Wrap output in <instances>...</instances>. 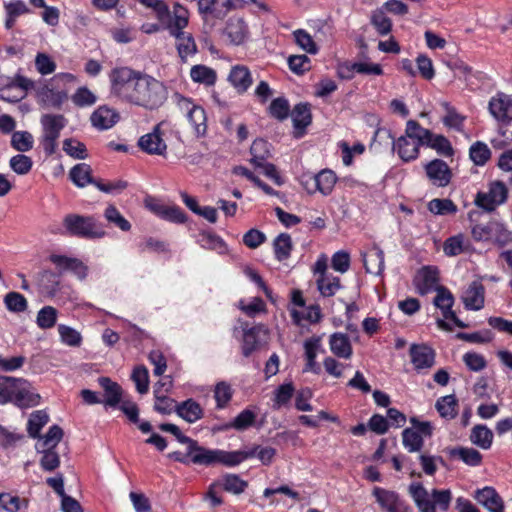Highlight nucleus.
I'll use <instances>...</instances> for the list:
<instances>
[{
	"instance_id": "393cba45",
	"label": "nucleus",
	"mask_w": 512,
	"mask_h": 512,
	"mask_svg": "<svg viewBox=\"0 0 512 512\" xmlns=\"http://www.w3.org/2000/svg\"><path fill=\"white\" fill-rule=\"evenodd\" d=\"M381 75L382 67L379 64L369 62L346 63L339 68V75L343 78H351L353 73Z\"/></svg>"
},
{
	"instance_id": "39448f33",
	"label": "nucleus",
	"mask_w": 512,
	"mask_h": 512,
	"mask_svg": "<svg viewBox=\"0 0 512 512\" xmlns=\"http://www.w3.org/2000/svg\"><path fill=\"white\" fill-rule=\"evenodd\" d=\"M406 133L416 136L422 145L435 150L441 156L451 157L454 154V149L445 136L434 134L430 130L421 127L419 123L414 120L407 122Z\"/></svg>"
},
{
	"instance_id": "f8f14e48",
	"label": "nucleus",
	"mask_w": 512,
	"mask_h": 512,
	"mask_svg": "<svg viewBox=\"0 0 512 512\" xmlns=\"http://www.w3.org/2000/svg\"><path fill=\"white\" fill-rule=\"evenodd\" d=\"M268 338V329L261 324L251 328H243L242 353L249 357L254 351L258 350Z\"/></svg>"
},
{
	"instance_id": "cd10ccee",
	"label": "nucleus",
	"mask_w": 512,
	"mask_h": 512,
	"mask_svg": "<svg viewBox=\"0 0 512 512\" xmlns=\"http://www.w3.org/2000/svg\"><path fill=\"white\" fill-rule=\"evenodd\" d=\"M172 37L176 40V49L182 61L197 53V45L191 33L182 31Z\"/></svg>"
},
{
	"instance_id": "473e14b6",
	"label": "nucleus",
	"mask_w": 512,
	"mask_h": 512,
	"mask_svg": "<svg viewBox=\"0 0 512 512\" xmlns=\"http://www.w3.org/2000/svg\"><path fill=\"white\" fill-rule=\"evenodd\" d=\"M99 384L105 391L104 403L110 407H116L121 403L122 389L108 377L99 378Z\"/></svg>"
},
{
	"instance_id": "a211bd4d",
	"label": "nucleus",
	"mask_w": 512,
	"mask_h": 512,
	"mask_svg": "<svg viewBox=\"0 0 512 512\" xmlns=\"http://www.w3.org/2000/svg\"><path fill=\"white\" fill-rule=\"evenodd\" d=\"M12 402L20 408L34 407L39 404L40 395L32 389L27 380L19 378Z\"/></svg>"
},
{
	"instance_id": "bf43d9fd",
	"label": "nucleus",
	"mask_w": 512,
	"mask_h": 512,
	"mask_svg": "<svg viewBox=\"0 0 512 512\" xmlns=\"http://www.w3.org/2000/svg\"><path fill=\"white\" fill-rule=\"evenodd\" d=\"M57 310L52 306H45L39 310L36 323L41 329L54 327L57 321Z\"/></svg>"
},
{
	"instance_id": "b1692460",
	"label": "nucleus",
	"mask_w": 512,
	"mask_h": 512,
	"mask_svg": "<svg viewBox=\"0 0 512 512\" xmlns=\"http://www.w3.org/2000/svg\"><path fill=\"white\" fill-rule=\"evenodd\" d=\"M484 286L478 282H472L464 292L462 299L469 310H480L484 306Z\"/></svg>"
},
{
	"instance_id": "6e6d98bb",
	"label": "nucleus",
	"mask_w": 512,
	"mask_h": 512,
	"mask_svg": "<svg viewBox=\"0 0 512 512\" xmlns=\"http://www.w3.org/2000/svg\"><path fill=\"white\" fill-rule=\"evenodd\" d=\"M456 407L457 400L454 395H447L441 397L436 402V409L439 412V414L444 418H454L457 414Z\"/></svg>"
},
{
	"instance_id": "a878e982",
	"label": "nucleus",
	"mask_w": 512,
	"mask_h": 512,
	"mask_svg": "<svg viewBox=\"0 0 512 512\" xmlns=\"http://www.w3.org/2000/svg\"><path fill=\"white\" fill-rule=\"evenodd\" d=\"M322 344H321V337L320 336H313L304 342V350H305V357H306V365L304 368V371H310L315 374L320 373V367L316 363V357L317 353L321 351Z\"/></svg>"
},
{
	"instance_id": "f704fd0d",
	"label": "nucleus",
	"mask_w": 512,
	"mask_h": 512,
	"mask_svg": "<svg viewBox=\"0 0 512 512\" xmlns=\"http://www.w3.org/2000/svg\"><path fill=\"white\" fill-rule=\"evenodd\" d=\"M70 179L78 187H85L88 184L95 185L96 180L92 177V169L86 163L75 165L69 173Z\"/></svg>"
},
{
	"instance_id": "603ef678",
	"label": "nucleus",
	"mask_w": 512,
	"mask_h": 512,
	"mask_svg": "<svg viewBox=\"0 0 512 512\" xmlns=\"http://www.w3.org/2000/svg\"><path fill=\"white\" fill-rule=\"evenodd\" d=\"M198 243L204 249L215 250L222 254L226 251L224 241L213 233L203 232L199 234Z\"/></svg>"
},
{
	"instance_id": "bb28decb",
	"label": "nucleus",
	"mask_w": 512,
	"mask_h": 512,
	"mask_svg": "<svg viewBox=\"0 0 512 512\" xmlns=\"http://www.w3.org/2000/svg\"><path fill=\"white\" fill-rule=\"evenodd\" d=\"M367 273L380 275L384 270V252L377 246L362 254Z\"/></svg>"
},
{
	"instance_id": "c85d7f7f",
	"label": "nucleus",
	"mask_w": 512,
	"mask_h": 512,
	"mask_svg": "<svg viewBox=\"0 0 512 512\" xmlns=\"http://www.w3.org/2000/svg\"><path fill=\"white\" fill-rule=\"evenodd\" d=\"M228 79L234 88H236L240 93L247 91L252 84L250 71L243 65H236L232 67Z\"/></svg>"
},
{
	"instance_id": "052dcab7",
	"label": "nucleus",
	"mask_w": 512,
	"mask_h": 512,
	"mask_svg": "<svg viewBox=\"0 0 512 512\" xmlns=\"http://www.w3.org/2000/svg\"><path fill=\"white\" fill-rule=\"evenodd\" d=\"M470 158L474 164L482 166L491 157V151L489 147L483 142L474 143L469 150Z\"/></svg>"
},
{
	"instance_id": "e2e57ef3",
	"label": "nucleus",
	"mask_w": 512,
	"mask_h": 512,
	"mask_svg": "<svg viewBox=\"0 0 512 512\" xmlns=\"http://www.w3.org/2000/svg\"><path fill=\"white\" fill-rule=\"evenodd\" d=\"M293 36L295 42L302 50L310 54H316L318 52L316 43L307 31L303 29H297L293 32Z\"/></svg>"
},
{
	"instance_id": "e433bc0d",
	"label": "nucleus",
	"mask_w": 512,
	"mask_h": 512,
	"mask_svg": "<svg viewBox=\"0 0 512 512\" xmlns=\"http://www.w3.org/2000/svg\"><path fill=\"white\" fill-rule=\"evenodd\" d=\"M50 261L55 264L61 271L72 270L79 274L81 277L86 275L85 266L77 259L53 254L50 256Z\"/></svg>"
},
{
	"instance_id": "ddd939ff",
	"label": "nucleus",
	"mask_w": 512,
	"mask_h": 512,
	"mask_svg": "<svg viewBox=\"0 0 512 512\" xmlns=\"http://www.w3.org/2000/svg\"><path fill=\"white\" fill-rule=\"evenodd\" d=\"M161 124H157L153 131L141 136L138 140L139 148L150 155L164 156L167 145L162 138Z\"/></svg>"
},
{
	"instance_id": "a19ab883",
	"label": "nucleus",
	"mask_w": 512,
	"mask_h": 512,
	"mask_svg": "<svg viewBox=\"0 0 512 512\" xmlns=\"http://www.w3.org/2000/svg\"><path fill=\"white\" fill-rule=\"evenodd\" d=\"M273 246L277 260L284 261L288 259L293 247L291 236L287 233H281L275 238Z\"/></svg>"
},
{
	"instance_id": "c03bdc74",
	"label": "nucleus",
	"mask_w": 512,
	"mask_h": 512,
	"mask_svg": "<svg viewBox=\"0 0 512 512\" xmlns=\"http://www.w3.org/2000/svg\"><path fill=\"white\" fill-rule=\"evenodd\" d=\"M49 415L43 410L34 411L28 420L27 430L32 438H39L40 430L48 423Z\"/></svg>"
},
{
	"instance_id": "0e129e2a",
	"label": "nucleus",
	"mask_w": 512,
	"mask_h": 512,
	"mask_svg": "<svg viewBox=\"0 0 512 512\" xmlns=\"http://www.w3.org/2000/svg\"><path fill=\"white\" fill-rule=\"evenodd\" d=\"M371 23L381 35H387L392 28L391 20L386 16L383 9H377L372 12Z\"/></svg>"
},
{
	"instance_id": "49530a36",
	"label": "nucleus",
	"mask_w": 512,
	"mask_h": 512,
	"mask_svg": "<svg viewBox=\"0 0 512 512\" xmlns=\"http://www.w3.org/2000/svg\"><path fill=\"white\" fill-rule=\"evenodd\" d=\"M317 287L322 296L331 297L341 288L340 279L332 275L319 276Z\"/></svg>"
},
{
	"instance_id": "ea45409f",
	"label": "nucleus",
	"mask_w": 512,
	"mask_h": 512,
	"mask_svg": "<svg viewBox=\"0 0 512 512\" xmlns=\"http://www.w3.org/2000/svg\"><path fill=\"white\" fill-rule=\"evenodd\" d=\"M291 117L296 129L306 128L312 120L310 106L307 103L297 104L291 112Z\"/></svg>"
},
{
	"instance_id": "680f3d73",
	"label": "nucleus",
	"mask_w": 512,
	"mask_h": 512,
	"mask_svg": "<svg viewBox=\"0 0 512 512\" xmlns=\"http://www.w3.org/2000/svg\"><path fill=\"white\" fill-rule=\"evenodd\" d=\"M104 217L109 222L114 224L122 231H129L131 229V224L128 220H126L120 211L114 206L109 205L104 211Z\"/></svg>"
},
{
	"instance_id": "aec40b11",
	"label": "nucleus",
	"mask_w": 512,
	"mask_h": 512,
	"mask_svg": "<svg viewBox=\"0 0 512 512\" xmlns=\"http://www.w3.org/2000/svg\"><path fill=\"white\" fill-rule=\"evenodd\" d=\"M474 498L489 512H504V502L493 487L486 486L476 490Z\"/></svg>"
},
{
	"instance_id": "7c9ffc66",
	"label": "nucleus",
	"mask_w": 512,
	"mask_h": 512,
	"mask_svg": "<svg viewBox=\"0 0 512 512\" xmlns=\"http://www.w3.org/2000/svg\"><path fill=\"white\" fill-rule=\"evenodd\" d=\"M247 25L243 19L235 18L227 22L225 35L229 38L230 43L240 45L247 37Z\"/></svg>"
},
{
	"instance_id": "69168bd1",
	"label": "nucleus",
	"mask_w": 512,
	"mask_h": 512,
	"mask_svg": "<svg viewBox=\"0 0 512 512\" xmlns=\"http://www.w3.org/2000/svg\"><path fill=\"white\" fill-rule=\"evenodd\" d=\"M58 332L61 338V341L71 347H79L82 342V336L81 334L71 328L70 326L60 324L58 326Z\"/></svg>"
},
{
	"instance_id": "79ce46f5",
	"label": "nucleus",
	"mask_w": 512,
	"mask_h": 512,
	"mask_svg": "<svg viewBox=\"0 0 512 512\" xmlns=\"http://www.w3.org/2000/svg\"><path fill=\"white\" fill-rule=\"evenodd\" d=\"M219 485L227 492L241 494L248 486L247 481L241 479L237 474H226L219 481Z\"/></svg>"
},
{
	"instance_id": "6e6552de",
	"label": "nucleus",
	"mask_w": 512,
	"mask_h": 512,
	"mask_svg": "<svg viewBox=\"0 0 512 512\" xmlns=\"http://www.w3.org/2000/svg\"><path fill=\"white\" fill-rule=\"evenodd\" d=\"M163 29L171 36L184 31L189 23V11L176 3L171 11L168 6H162L157 17Z\"/></svg>"
},
{
	"instance_id": "2f4dec72",
	"label": "nucleus",
	"mask_w": 512,
	"mask_h": 512,
	"mask_svg": "<svg viewBox=\"0 0 512 512\" xmlns=\"http://www.w3.org/2000/svg\"><path fill=\"white\" fill-rule=\"evenodd\" d=\"M176 413L189 423H194L203 416L201 406L193 399H188L176 405Z\"/></svg>"
},
{
	"instance_id": "4468645a",
	"label": "nucleus",
	"mask_w": 512,
	"mask_h": 512,
	"mask_svg": "<svg viewBox=\"0 0 512 512\" xmlns=\"http://www.w3.org/2000/svg\"><path fill=\"white\" fill-rule=\"evenodd\" d=\"M337 182V177L332 170L324 169L305 182V188L309 193L315 191L327 196L331 194Z\"/></svg>"
},
{
	"instance_id": "09e8293b",
	"label": "nucleus",
	"mask_w": 512,
	"mask_h": 512,
	"mask_svg": "<svg viewBox=\"0 0 512 512\" xmlns=\"http://www.w3.org/2000/svg\"><path fill=\"white\" fill-rule=\"evenodd\" d=\"M468 247V241L463 234L451 236L444 242L443 250L448 256H457Z\"/></svg>"
},
{
	"instance_id": "c9c22d12",
	"label": "nucleus",
	"mask_w": 512,
	"mask_h": 512,
	"mask_svg": "<svg viewBox=\"0 0 512 512\" xmlns=\"http://www.w3.org/2000/svg\"><path fill=\"white\" fill-rule=\"evenodd\" d=\"M470 441L481 449L487 450L492 445L493 432L485 425H475L471 430Z\"/></svg>"
},
{
	"instance_id": "774afa93",
	"label": "nucleus",
	"mask_w": 512,
	"mask_h": 512,
	"mask_svg": "<svg viewBox=\"0 0 512 512\" xmlns=\"http://www.w3.org/2000/svg\"><path fill=\"white\" fill-rule=\"evenodd\" d=\"M132 380L136 385V389L140 394H145L149 389V374L145 366H137L134 368Z\"/></svg>"
},
{
	"instance_id": "5fc2aeb1",
	"label": "nucleus",
	"mask_w": 512,
	"mask_h": 512,
	"mask_svg": "<svg viewBox=\"0 0 512 512\" xmlns=\"http://www.w3.org/2000/svg\"><path fill=\"white\" fill-rule=\"evenodd\" d=\"M63 150L74 159H85L88 156L85 144L75 138L64 139Z\"/></svg>"
},
{
	"instance_id": "58836bf2",
	"label": "nucleus",
	"mask_w": 512,
	"mask_h": 512,
	"mask_svg": "<svg viewBox=\"0 0 512 512\" xmlns=\"http://www.w3.org/2000/svg\"><path fill=\"white\" fill-rule=\"evenodd\" d=\"M38 285L41 291L48 295H54L59 287V274L44 270L38 276Z\"/></svg>"
},
{
	"instance_id": "f03ea898",
	"label": "nucleus",
	"mask_w": 512,
	"mask_h": 512,
	"mask_svg": "<svg viewBox=\"0 0 512 512\" xmlns=\"http://www.w3.org/2000/svg\"><path fill=\"white\" fill-rule=\"evenodd\" d=\"M198 451L199 453L192 457V463L194 464L206 466L222 464L227 467H234L246 459L254 457L257 449L225 451L201 447Z\"/></svg>"
},
{
	"instance_id": "5701e85b",
	"label": "nucleus",
	"mask_w": 512,
	"mask_h": 512,
	"mask_svg": "<svg viewBox=\"0 0 512 512\" xmlns=\"http://www.w3.org/2000/svg\"><path fill=\"white\" fill-rule=\"evenodd\" d=\"M119 120V114L112 108L100 106L91 115V122L99 130H107L113 127Z\"/></svg>"
},
{
	"instance_id": "f3484780",
	"label": "nucleus",
	"mask_w": 512,
	"mask_h": 512,
	"mask_svg": "<svg viewBox=\"0 0 512 512\" xmlns=\"http://www.w3.org/2000/svg\"><path fill=\"white\" fill-rule=\"evenodd\" d=\"M409 353L411 362L418 371L430 369L435 364V351L425 344H412Z\"/></svg>"
},
{
	"instance_id": "412c9836",
	"label": "nucleus",
	"mask_w": 512,
	"mask_h": 512,
	"mask_svg": "<svg viewBox=\"0 0 512 512\" xmlns=\"http://www.w3.org/2000/svg\"><path fill=\"white\" fill-rule=\"evenodd\" d=\"M408 492L420 512H437L435 504L431 501V493L427 491L422 483H411Z\"/></svg>"
},
{
	"instance_id": "20e7f679",
	"label": "nucleus",
	"mask_w": 512,
	"mask_h": 512,
	"mask_svg": "<svg viewBox=\"0 0 512 512\" xmlns=\"http://www.w3.org/2000/svg\"><path fill=\"white\" fill-rule=\"evenodd\" d=\"M488 111L500 124L503 137L512 141V96L497 92L488 101Z\"/></svg>"
},
{
	"instance_id": "2eb2a0df",
	"label": "nucleus",
	"mask_w": 512,
	"mask_h": 512,
	"mask_svg": "<svg viewBox=\"0 0 512 512\" xmlns=\"http://www.w3.org/2000/svg\"><path fill=\"white\" fill-rule=\"evenodd\" d=\"M436 292L437 294L433 303L442 311L444 318L453 321L459 328H466L467 325L456 316L455 312L451 310L454 304V297L452 293L443 286L438 288Z\"/></svg>"
},
{
	"instance_id": "72a5a7b5",
	"label": "nucleus",
	"mask_w": 512,
	"mask_h": 512,
	"mask_svg": "<svg viewBox=\"0 0 512 512\" xmlns=\"http://www.w3.org/2000/svg\"><path fill=\"white\" fill-rule=\"evenodd\" d=\"M159 428L164 432L173 434L180 443L187 444V455L191 456V458L195 457V455L199 453L198 449H201L202 446H199L197 441L182 434L179 427L175 424L163 423Z\"/></svg>"
},
{
	"instance_id": "8fccbe9b",
	"label": "nucleus",
	"mask_w": 512,
	"mask_h": 512,
	"mask_svg": "<svg viewBox=\"0 0 512 512\" xmlns=\"http://www.w3.org/2000/svg\"><path fill=\"white\" fill-rule=\"evenodd\" d=\"M451 455L461 459L465 464L469 466H479L482 462L481 453L474 448L460 447L454 449L451 452Z\"/></svg>"
},
{
	"instance_id": "1a4fd4ad",
	"label": "nucleus",
	"mask_w": 512,
	"mask_h": 512,
	"mask_svg": "<svg viewBox=\"0 0 512 512\" xmlns=\"http://www.w3.org/2000/svg\"><path fill=\"white\" fill-rule=\"evenodd\" d=\"M508 189L501 181L491 182L487 191H480L476 194L474 203L485 211H494L498 206L506 202Z\"/></svg>"
},
{
	"instance_id": "a18cd8bd",
	"label": "nucleus",
	"mask_w": 512,
	"mask_h": 512,
	"mask_svg": "<svg viewBox=\"0 0 512 512\" xmlns=\"http://www.w3.org/2000/svg\"><path fill=\"white\" fill-rule=\"evenodd\" d=\"M19 378L0 376V405L12 402Z\"/></svg>"
},
{
	"instance_id": "864d4df0",
	"label": "nucleus",
	"mask_w": 512,
	"mask_h": 512,
	"mask_svg": "<svg viewBox=\"0 0 512 512\" xmlns=\"http://www.w3.org/2000/svg\"><path fill=\"white\" fill-rule=\"evenodd\" d=\"M428 210L435 215H448L457 212V206L450 199L435 198L429 201Z\"/></svg>"
},
{
	"instance_id": "4be33fe9",
	"label": "nucleus",
	"mask_w": 512,
	"mask_h": 512,
	"mask_svg": "<svg viewBox=\"0 0 512 512\" xmlns=\"http://www.w3.org/2000/svg\"><path fill=\"white\" fill-rule=\"evenodd\" d=\"M414 281L418 292L422 295L436 291L441 287L438 285V271L432 267L422 268Z\"/></svg>"
},
{
	"instance_id": "de8ad7c7",
	"label": "nucleus",
	"mask_w": 512,
	"mask_h": 512,
	"mask_svg": "<svg viewBox=\"0 0 512 512\" xmlns=\"http://www.w3.org/2000/svg\"><path fill=\"white\" fill-rule=\"evenodd\" d=\"M252 155L251 162L257 165H263L266 159L270 157V149L267 141L263 139H256L250 148Z\"/></svg>"
},
{
	"instance_id": "c756f323",
	"label": "nucleus",
	"mask_w": 512,
	"mask_h": 512,
	"mask_svg": "<svg viewBox=\"0 0 512 512\" xmlns=\"http://www.w3.org/2000/svg\"><path fill=\"white\" fill-rule=\"evenodd\" d=\"M329 345L331 352L339 358L349 359L353 354L350 340L346 334L333 333L330 336Z\"/></svg>"
},
{
	"instance_id": "f257e3e1",
	"label": "nucleus",
	"mask_w": 512,
	"mask_h": 512,
	"mask_svg": "<svg viewBox=\"0 0 512 512\" xmlns=\"http://www.w3.org/2000/svg\"><path fill=\"white\" fill-rule=\"evenodd\" d=\"M110 80L113 95L148 110L159 108L168 97L167 88L161 81L128 67L115 68Z\"/></svg>"
},
{
	"instance_id": "423d86ee",
	"label": "nucleus",
	"mask_w": 512,
	"mask_h": 512,
	"mask_svg": "<svg viewBox=\"0 0 512 512\" xmlns=\"http://www.w3.org/2000/svg\"><path fill=\"white\" fill-rule=\"evenodd\" d=\"M40 124L42 127L40 145L45 154L51 156L57 150V140L65 128L67 120L61 114H44L41 116Z\"/></svg>"
},
{
	"instance_id": "338daca9",
	"label": "nucleus",
	"mask_w": 512,
	"mask_h": 512,
	"mask_svg": "<svg viewBox=\"0 0 512 512\" xmlns=\"http://www.w3.org/2000/svg\"><path fill=\"white\" fill-rule=\"evenodd\" d=\"M4 303L9 311L16 313L24 312L28 306L26 298L18 292L6 294Z\"/></svg>"
},
{
	"instance_id": "4d7b16f0",
	"label": "nucleus",
	"mask_w": 512,
	"mask_h": 512,
	"mask_svg": "<svg viewBox=\"0 0 512 512\" xmlns=\"http://www.w3.org/2000/svg\"><path fill=\"white\" fill-rule=\"evenodd\" d=\"M34 83L32 80L23 77L18 76L15 80V82L11 85V88H15L17 90V94H15L14 97L5 96L4 94L1 96V98L8 102H16L21 99H23L26 95V91L28 89H31L33 87Z\"/></svg>"
},
{
	"instance_id": "13d9d810",
	"label": "nucleus",
	"mask_w": 512,
	"mask_h": 512,
	"mask_svg": "<svg viewBox=\"0 0 512 512\" xmlns=\"http://www.w3.org/2000/svg\"><path fill=\"white\" fill-rule=\"evenodd\" d=\"M34 138L27 131H16L12 134L11 145L20 152L29 151L33 147Z\"/></svg>"
},
{
	"instance_id": "4c0bfd02",
	"label": "nucleus",
	"mask_w": 512,
	"mask_h": 512,
	"mask_svg": "<svg viewBox=\"0 0 512 512\" xmlns=\"http://www.w3.org/2000/svg\"><path fill=\"white\" fill-rule=\"evenodd\" d=\"M190 77L194 82L207 86L214 85L217 79L215 70L202 64L194 65L191 68Z\"/></svg>"
},
{
	"instance_id": "9d476101",
	"label": "nucleus",
	"mask_w": 512,
	"mask_h": 512,
	"mask_svg": "<svg viewBox=\"0 0 512 512\" xmlns=\"http://www.w3.org/2000/svg\"><path fill=\"white\" fill-rule=\"evenodd\" d=\"M178 105L181 110L186 112V118L196 136H203L207 130V119L204 109L184 97L180 98Z\"/></svg>"
},
{
	"instance_id": "0eeeda50",
	"label": "nucleus",
	"mask_w": 512,
	"mask_h": 512,
	"mask_svg": "<svg viewBox=\"0 0 512 512\" xmlns=\"http://www.w3.org/2000/svg\"><path fill=\"white\" fill-rule=\"evenodd\" d=\"M471 236L476 242H491L504 246L512 240V234L503 223L488 221L471 226Z\"/></svg>"
},
{
	"instance_id": "9b49d317",
	"label": "nucleus",
	"mask_w": 512,
	"mask_h": 512,
	"mask_svg": "<svg viewBox=\"0 0 512 512\" xmlns=\"http://www.w3.org/2000/svg\"><path fill=\"white\" fill-rule=\"evenodd\" d=\"M372 495L385 512H413L412 508L394 491L374 487Z\"/></svg>"
},
{
	"instance_id": "37998d69",
	"label": "nucleus",
	"mask_w": 512,
	"mask_h": 512,
	"mask_svg": "<svg viewBox=\"0 0 512 512\" xmlns=\"http://www.w3.org/2000/svg\"><path fill=\"white\" fill-rule=\"evenodd\" d=\"M402 443L408 452H419L423 448L424 438L417 430L406 428L402 432Z\"/></svg>"
},
{
	"instance_id": "7ed1b4c3",
	"label": "nucleus",
	"mask_w": 512,
	"mask_h": 512,
	"mask_svg": "<svg viewBox=\"0 0 512 512\" xmlns=\"http://www.w3.org/2000/svg\"><path fill=\"white\" fill-rule=\"evenodd\" d=\"M64 234L85 239H98L105 235V231L92 216L67 214L63 218Z\"/></svg>"
},
{
	"instance_id": "6ab92c4d",
	"label": "nucleus",
	"mask_w": 512,
	"mask_h": 512,
	"mask_svg": "<svg viewBox=\"0 0 512 512\" xmlns=\"http://www.w3.org/2000/svg\"><path fill=\"white\" fill-rule=\"evenodd\" d=\"M422 143L414 135L401 136L394 142L393 149L403 161H411L418 157Z\"/></svg>"
},
{
	"instance_id": "3c124183",
	"label": "nucleus",
	"mask_w": 512,
	"mask_h": 512,
	"mask_svg": "<svg viewBox=\"0 0 512 512\" xmlns=\"http://www.w3.org/2000/svg\"><path fill=\"white\" fill-rule=\"evenodd\" d=\"M63 437V430L58 425H53L49 428L48 432L36 444V450L41 448L54 449Z\"/></svg>"
},
{
	"instance_id": "dca6fc26",
	"label": "nucleus",
	"mask_w": 512,
	"mask_h": 512,
	"mask_svg": "<svg viewBox=\"0 0 512 512\" xmlns=\"http://www.w3.org/2000/svg\"><path fill=\"white\" fill-rule=\"evenodd\" d=\"M425 170L430 182L437 187L447 186L452 177L449 166L440 159H434L427 163Z\"/></svg>"
}]
</instances>
